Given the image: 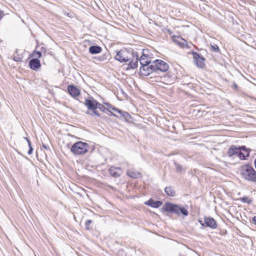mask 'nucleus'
<instances>
[{
	"mask_svg": "<svg viewBox=\"0 0 256 256\" xmlns=\"http://www.w3.org/2000/svg\"><path fill=\"white\" fill-rule=\"evenodd\" d=\"M115 58L120 62H125L130 60L129 66L131 68H135L138 66V52L122 50L117 53Z\"/></svg>",
	"mask_w": 256,
	"mask_h": 256,
	"instance_id": "f257e3e1",
	"label": "nucleus"
},
{
	"mask_svg": "<svg viewBox=\"0 0 256 256\" xmlns=\"http://www.w3.org/2000/svg\"><path fill=\"white\" fill-rule=\"evenodd\" d=\"M151 68L154 70V74H162V75H160L158 76L160 78H171V75L170 72L164 74V72H166L168 71L169 69V65L166 62L162 60H156L153 61L152 62V67ZM154 76L156 78L158 76L156 75H154Z\"/></svg>",
	"mask_w": 256,
	"mask_h": 256,
	"instance_id": "f03ea898",
	"label": "nucleus"
},
{
	"mask_svg": "<svg viewBox=\"0 0 256 256\" xmlns=\"http://www.w3.org/2000/svg\"><path fill=\"white\" fill-rule=\"evenodd\" d=\"M90 146L88 144L79 141L75 142L72 146L70 151L74 154L80 155L87 152Z\"/></svg>",
	"mask_w": 256,
	"mask_h": 256,
	"instance_id": "423d86ee",
	"label": "nucleus"
},
{
	"mask_svg": "<svg viewBox=\"0 0 256 256\" xmlns=\"http://www.w3.org/2000/svg\"><path fill=\"white\" fill-rule=\"evenodd\" d=\"M132 83H133L134 84V83H135V81H134V80H133V81H132Z\"/></svg>",
	"mask_w": 256,
	"mask_h": 256,
	"instance_id": "de8ad7c7",
	"label": "nucleus"
},
{
	"mask_svg": "<svg viewBox=\"0 0 256 256\" xmlns=\"http://www.w3.org/2000/svg\"><path fill=\"white\" fill-rule=\"evenodd\" d=\"M40 52H42V54H44V55H46V48L44 46H42L40 48Z\"/></svg>",
	"mask_w": 256,
	"mask_h": 256,
	"instance_id": "473e14b6",
	"label": "nucleus"
},
{
	"mask_svg": "<svg viewBox=\"0 0 256 256\" xmlns=\"http://www.w3.org/2000/svg\"><path fill=\"white\" fill-rule=\"evenodd\" d=\"M157 82H159V84H158L157 86H160V87H162V88H166V89H170V88L171 86V84H172V83L171 84H166L162 81H156Z\"/></svg>",
	"mask_w": 256,
	"mask_h": 256,
	"instance_id": "4be33fe9",
	"label": "nucleus"
},
{
	"mask_svg": "<svg viewBox=\"0 0 256 256\" xmlns=\"http://www.w3.org/2000/svg\"><path fill=\"white\" fill-rule=\"evenodd\" d=\"M197 256H199L198 255H197Z\"/></svg>",
	"mask_w": 256,
	"mask_h": 256,
	"instance_id": "09e8293b",
	"label": "nucleus"
},
{
	"mask_svg": "<svg viewBox=\"0 0 256 256\" xmlns=\"http://www.w3.org/2000/svg\"><path fill=\"white\" fill-rule=\"evenodd\" d=\"M24 140H26V142H28V140H29L28 138H27L26 137H24Z\"/></svg>",
	"mask_w": 256,
	"mask_h": 256,
	"instance_id": "c03bdc74",
	"label": "nucleus"
},
{
	"mask_svg": "<svg viewBox=\"0 0 256 256\" xmlns=\"http://www.w3.org/2000/svg\"><path fill=\"white\" fill-rule=\"evenodd\" d=\"M174 41L178 44L179 46H180L182 48H184L187 44V42L185 40L178 36H174Z\"/></svg>",
	"mask_w": 256,
	"mask_h": 256,
	"instance_id": "a211bd4d",
	"label": "nucleus"
},
{
	"mask_svg": "<svg viewBox=\"0 0 256 256\" xmlns=\"http://www.w3.org/2000/svg\"><path fill=\"white\" fill-rule=\"evenodd\" d=\"M92 222V220H87L85 222V228L86 230H90L92 228L90 227V225Z\"/></svg>",
	"mask_w": 256,
	"mask_h": 256,
	"instance_id": "7c9ffc66",
	"label": "nucleus"
},
{
	"mask_svg": "<svg viewBox=\"0 0 256 256\" xmlns=\"http://www.w3.org/2000/svg\"><path fill=\"white\" fill-rule=\"evenodd\" d=\"M164 192L168 196L174 197L176 196V192L174 188L171 186H166L164 188Z\"/></svg>",
	"mask_w": 256,
	"mask_h": 256,
	"instance_id": "f3484780",
	"label": "nucleus"
},
{
	"mask_svg": "<svg viewBox=\"0 0 256 256\" xmlns=\"http://www.w3.org/2000/svg\"><path fill=\"white\" fill-rule=\"evenodd\" d=\"M128 175L132 178H136L138 177L140 175V172H135L132 171H128Z\"/></svg>",
	"mask_w": 256,
	"mask_h": 256,
	"instance_id": "a878e982",
	"label": "nucleus"
},
{
	"mask_svg": "<svg viewBox=\"0 0 256 256\" xmlns=\"http://www.w3.org/2000/svg\"><path fill=\"white\" fill-rule=\"evenodd\" d=\"M178 256H184L182 254H179Z\"/></svg>",
	"mask_w": 256,
	"mask_h": 256,
	"instance_id": "49530a36",
	"label": "nucleus"
},
{
	"mask_svg": "<svg viewBox=\"0 0 256 256\" xmlns=\"http://www.w3.org/2000/svg\"><path fill=\"white\" fill-rule=\"evenodd\" d=\"M238 147L233 145L228 148L227 154L229 157H232L233 156L238 155Z\"/></svg>",
	"mask_w": 256,
	"mask_h": 256,
	"instance_id": "4468645a",
	"label": "nucleus"
},
{
	"mask_svg": "<svg viewBox=\"0 0 256 256\" xmlns=\"http://www.w3.org/2000/svg\"><path fill=\"white\" fill-rule=\"evenodd\" d=\"M110 112V114H110V116H114V117L119 118V116H118V115L116 114H115L113 113V112H112L110 110V112Z\"/></svg>",
	"mask_w": 256,
	"mask_h": 256,
	"instance_id": "58836bf2",
	"label": "nucleus"
},
{
	"mask_svg": "<svg viewBox=\"0 0 256 256\" xmlns=\"http://www.w3.org/2000/svg\"><path fill=\"white\" fill-rule=\"evenodd\" d=\"M238 151H240V152H242V150L244 151V152H247V154H246L247 156H250V152L251 150L250 149L246 148V147L245 146H238Z\"/></svg>",
	"mask_w": 256,
	"mask_h": 256,
	"instance_id": "393cba45",
	"label": "nucleus"
},
{
	"mask_svg": "<svg viewBox=\"0 0 256 256\" xmlns=\"http://www.w3.org/2000/svg\"><path fill=\"white\" fill-rule=\"evenodd\" d=\"M108 172L111 176L114 178H117L120 176L122 174V170L120 168L111 166Z\"/></svg>",
	"mask_w": 256,
	"mask_h": 256,
	"instance_id": "9b49d317",
	"label": "nucleus"
},
{
	"mask_svg": "<svg viewBox=\"0 0 256 256\" xmlns=\"http://www.w3.org/2000/svg\"><path fill=\"white\" fill-rule=\"evenodd\" d=\"M173 161L176 171L178 172H181L183 170L182 166L178 164L176 160H174Z\"/></svg>",
	"mask_w": 256,
	"mask_h": 256,
	"instance_id": "cd10ccee",
	"label": "nucleus"
},
{
	"mask_svg": "<svg viewBox=\"0 0 256 256\" xmlns=\"http://www.w3.org/2000/svg\"><path fill=\"white\" fill-rule=\"evenodd\" d=\"M110 58V54L108 52H106L102 56L95 57L94 58L99 62H103L104 60H108Z\"/></svg>",
	"mask_w": 256,
	"mask_h": 256,
	"instance_id": "412c9836",
	"label": "nucleus"
},
{
	"mask_svg": "<svg viewBox=\"0 0 256 256\" xmlns=\"http://www.w3.org/2000/svg\"><path fill=\"white\" fill-rule=\"evenodd\" d=\"M240 174L245 180L256 184V170L250 164H246L241 166Z\"/></svg>",
	"mask_w": 256,
	"mask_h": 256,
	"instance_id": "20e7f679",
	"label": "nucleus"
},
{
	"mask_svg": "<svg viewBox=\"0 0 256 256\" xmlns=\"http://www.w3.org/2000/svg\"><path fill=\"white\" fill-rule=\"evenodd\" d=\"M42 146V148H44V149L47 150H50V148L48 146H46V144H43Z\"/></svg>",
	"mask_w": 256,
	"mask_h": 256,
	"instance_id": "ea45409f",
	"label": "nucleus"
},
{
	"mask_svg": "<svg viewBox=\"0 0 256 256\" xmlns=\"http://www.w3.org/2000/svg\"><path fill=\"white\" fill-rule=\"evenodd\" d=\"M29 66L33 70H37L41 66L40 62L38 58L30 60L28 63Z\"/></svg>",
	"mask_w": 256,
	"mask_h": 256,
	"instance_id": "f8f14e48",
	"label": "nucleus"
},
{
	"mask_svg": "<svg viewBox=\"0 0 256 256\" xmlns=\"http://www.w3.org/2000/svg\"><path fill=\"white\" fill-rule=\"evenodd\" d=\"M204 227H208L212 229H216L218 227L217 222L213 218L204 216Z\"/></svg>",
	"mask_w": 256,
	"mask_h": 256,
	"instance_id": "6e6552de",
	"label": "nucleus"
},
{
	"mask_svg": "<svg viewBox=\"0 0 256 256\" xmlns=\"http://www.w3.org/2000/svg\"><path fill=\"white\" fill-rule=\"evenodd\" d=\"M104 104L105 105H106V106H108V108H110V106H111V105L110 103H108V102H104Z\"/></svg>",
	"mask_w": 256,
	"mask_h": 256,
	"instance_id": "79ce46f5",
	"label": "nucleus"
},
{
	"mask_svg": "<svg viewBox=\"0 0 256 256\" xmlns=\"http://www.w3.org/2000/svg\"><path fill=\"white\" fill-rule=\"evenodd\" d=\"M84 104L88 108V110L86 112V114L92 116H96L98 118H103L97 110L98 102L94 98L90 97L88 98H86Z\"/></svg>",
	"mask_w": 256,
	"mask_h": 256,
	"instance_id": "39448f33",
	"label": "nucleus"
},
{
	"mask_svg": "<svg viewBox=\"0 0 256 256\" xmlns=\"http://www.w3.org/2000/svg\"><path fill=\"white\" fill-rule=\"evenodd\" d=\"M27 142H28V147L32 146V143H31V142L30 141V140H28Z\"/></svg>",
	"mask_w": 256,
	"mask_h": 256,
	"instance_id": "37998d69",
	"label": "nucleus"
},
{
	"mask_svg": "<svg viewBox=\"0 0 256 256\" xmlns=\"http://www.w3.org/2000/svg\"><path fill=\"white\" fill-rule=\"evenodd\" d=\"M211 50L216 52H220V50L218 46L216 44H210Z\"/></svg>",
	"mask_w": 256,
	"mask_h": 256,
	"instance_id": "c85d7f7f",
	"label": "nucleus"
},
{
	"mask_svg": "<svg viewBox=\"0 0 256 256\" xmlns=\"http://www.w3.org/2000/svg\"><path fill=\"white\" fill-rule=\"evenodd\" d=\"M33 150H34V149H33L32 146H29V150L28 152V155H30L32 153Z\"/></svg>",
	"mask_w": 256,
	"mask_h": 256,
	"instance_id": "72a5a7b5",
	"label": "nucleus"
},
{
	"mask_svg": "<svg viewBox=\"0 0 256 256\" xmlns=\"http://www.w3.org/2000/svg\"><path fill=\"white\" fill-rule=\"evenodd\" d=\"M237 156L239 158L242 160H246V158L248 157L246 156V155H245L244 153L240 151L238 152Z\"/></svg>",
	"mask_w": 256,
	"mask_h": 256,
	"instance_id": "c756f323",
	"label": "nucleus"
},
{
	"mask_svg": "<svg viewBox=\"0 0 256 256\" xmlns=\"http://www.w3.org/2000/svg\"><path fill=\"white\" fill-rule=\"evenodd\" d=\"M98 109H99L102 112H106V113H107L108 112H110V110L109 108H106L102 104H100L99 102H98Z\"/></svg>",
	"mask_w": 256,
	"mask_h": 256,
	"instance_id": "bb28decb",
	"label": "nucleus"
},
{
	"mask_svg": "<svg viewBox=\"0 0 256 256\" xmlns=\"http://www.w3.org/2000/svg\"><path fill=\"white\" fill-rule=\"evenodd\" d=\"M162 210L166 212L178 215L181 214L184 216H188V210L184 206H181L178 204L170 202H166L163 206Z\"/></svg>",
	"mask_w": 256,
	"mask_h": 256,
	"instance_id": "7ed1b4c3",
	"label": "nucleus"
},
{
	"mask_svg": "<svg viewBox=\"0 0 256 256\" xmlns=\"http://www.w3.org/2000/svg\"><path fill=\"white\" fill-rule=\"evenodd\" d=\"M144 204L154 208H158L162 204V202L160 200H154L152 198H150L144 202Z\"/></svg>",
	"mask_w": 256,
	"mask_h": 256,
	"instance_id": "ddd939ff",
	"label": "nucleus"
},
{
	"mask_svg": "<svg viewBox=\"0 0 256 256\" xmlns=\"http://www.w3.org/2000/svg\"><path fill=\"white\" fill-rule=\"evenodd\" d=\"M152 67V62L150 64H147L140 68V72L144 76H148L150 74H154V70L151 68Z\"/></svg>",
	"mask_w": 256,
	"mask_h": 256,
	"instance_id": "1a4fd4ad",
	"label": "nucleus"
},
{
	"mask_svg": "<svg viewBox=\"0 0 256 256\" xmlns=\"http://www.w3.org/2000/svg\"><path fill=\"white\" fill-rule=\"evenodd\" d=\"M254 164L255 168H256V158L254 160Z\"/></svg>",
	"mask_w": 256,
	"mask_h": 256,
	"instance_id": "a18cd8bd",
	"label": "nucleus"
},
{
	"mask_svg": "<svg viewBox=\"0 0 256 256\" xmlns=\"http://www.w3.org/2000/svg\"><path fill=\"white\" fill-rule=\"evenodd\" d=\"M232 88L234 90H238V86L236 83L233 84Z\"/></svg>",
	"mask_w": 256,
	"mask_h": 256,
	"instance_id": "e433bc0d",
	"label": "nucleus"
},
{
	"mask_svg": "<svg viewBox=\"0 0 256 256\" xmlns=\"http://www.w3.org/2000/svg\"><path fill=\"white\" fill-rule=\"evenodd\" d=\"M252 222H253L254 224L256 225V216H254L252 218Z\"/></svg>",
	"mask_w": 256,
	"mask_h": 256,
	"instance_id": "a19ab883",
	"label": "nucleus"
},
{
	"mask_svg": "<svg viewBox=\"0 0 256 256\" xmlns=\"http://www.w3.org/2000/svg\"><path fill=\"white\" fill-rule=\"evenodd\" d=\"M183 86H184V88H185V87H188L190 88H191L192 86V84H191L190 82H189L187 84H183Z\"/></svg>",
	"mask_w": 256,
	"mask_h": 256,
	"instance_id": "f704fd0d",
	"label": "nucleus"
},
{
	"mask_svg": "<svg viewBox=\"0 0 256 256\" xmlns=\"http://www.w3.org/2000/svg\"><path fill=\"white\" fill-rule=\"evenodd\" d=\"M150 53V52L148 50L143 49L142 50V55L140 56H142L144 58H148L150 60L151 58V56Z\"/></svg>",
	"mask_w": 256,
	"mask_h": 256,
	"instance_id": "5701e85b",
	"label": "nucleus"
},
{
	"mask_svg": "<svg viewBox=\"0 0 256 256\" xmlns=\"http://www.w3.org/2000/svg\"><path fill=\"white\" fill-rule=\"evenodd\" d=\"M110 108V109H112V110H114V111L116 112H118V110L119 109V108H116V107L114 106H112V105H111V106H110V108Z\"/></svg>",
	"mask_w": 256,
	"mask_h": 256,
	"instance_id": "4c0bfd02",
	"label": "nucleus"
},
{
	"mask_svg": "<svg viewBox=\"0 0 256 256\" xmlns=\"http://www.w3.org/2000/svg\"><path fill=\"white\" fill-rule=\"evenodd\" d=\"M194 62L198 68H203L205 66L204 61L205 58L196 52H192Z\"/></svg>",
	"mask_w": 256,
	"mask_h": 256,
	"instance_id": "0eeeda50",
	"label": "nucleus"
},
{
	"mask_svg": "<svg viewBox=\"0 0 256 256\" xmlns=\"http://www.w3.org/2000/svg\"><path fill=\"white\" fill-rule=\"evenodd\" d=\"M117 112L120 114L118 118H123L126 122H130L132 118L131 116L126 112L118 109Z\"/></svg>",
	"mask_w": 256,
	"mask_h": 256,
	"instance_id": "2eb2a0df",
	"label": "nucleus"
},
{
	"mask_svg": "<svg viewBox=\"0 0 256 256\" xmlns=\"http://www.w3.org/2000/svg\"><path fill=\"white\" fill-rule=\"evenodd\" d=\"M33 54H34V57H36L35 58H40L41 57V56H42V52H41L40 51H34V53H33Z\"/></svg>",
	"mask_w": 256,
	"mask_h": 256,
	"instance_id": "2f4dec72",
	"label": "nucleus"
},
{
	"mask_svg": "<svg viewBox=\"0 0 256 256\" xmlns=\"http://www.w3.org/2000/svg\"><path fill=\"white\" fill-rule=\"evenodd\" d=\"M140 62V63L141 66H143L147 64H150L151 62L150 60L148 58H144L142 56L138 57V62Z\"/></svg>",
	"mask_w": 256,
	"mask_h": 256,
	"instance_id": "aec40b11",
	"label": "nucleus"
},
{
	"mask_svg": "<svg viewBox=\"0 0 256 256\" xmlns=\"http://www.w3.org/2000/svg\"><path fill=\"white\" fill-rule=\"evenodd\" d=\"M198 222H200V225L202 226H204V220H202V219H200V218H199L198 220Z\"/></svg>",
	"mask_w": 256,
	"mask_h": 256,
	"instance_id": "c9c22d12",
	"label": "nucleus"
},
{
	"mask_svg": "<svg viewBox=\"0 0 256 256\" xmlns=\"http://www.w3.org/2000/svg\"><path fill=\"white\" fill-rule=\"evenodd\" d=\"M237 200H240L244 203H247L248 204H251L252 203V200L250 199L248 196H244L242 198L237 199Z\"/></svg>",
	"mask_w": 256,
	"mask_h": 256,
	"instance_id": "b1692460",
	"label": "nucleus"
},
{
	"mask_svg": "<svg viewBox=\"0 0 256 256\" xmlns=\"http://www.w3.org/2000/svg\"><path fill=\"white\" fill-rule=\"evenodd\" d=\"M19 51L18 49H16L13 54L14 60L16 62L22 61V59L24 57L22 54H20Z\"/></svg>",
	"mask_w": 256,
	"mask_h": 256,
	"instance_id": "6ab92c4d",
	"label": "nucleus"
},
{
	"mask_svg": "<svg viewBox=\"0 0 256 256\" xmlns=\"http://www.w3.org/2000/svg\"><path fill=\"white\" fill-rule=\"evenodd\" d=\"M67 89L68 94L74 98H75L80 95V90L74 84H70L68 86Z\"/></svg>",
	"mask_w": 256,
	"mask_h": 256,
	"instance_id": "9d476101",
	"label": "nucleus"
},
{
	"mask_svg": "<svg viewBox=\"0 0 256 256\" xmlns=\"http://www.w3.org/2000/svg\"><path fill=\"white\" fill-rule=\"evenodd\" d=\"M102 50V48L98 46H92L88 49L89 52L92 54H99Z\"/></svg>",
	"mask_w": 256,
	"mask_h": 256,
	"instance_id": "dca6fc26",
	"label": "nucleus"
}]
</instances>
